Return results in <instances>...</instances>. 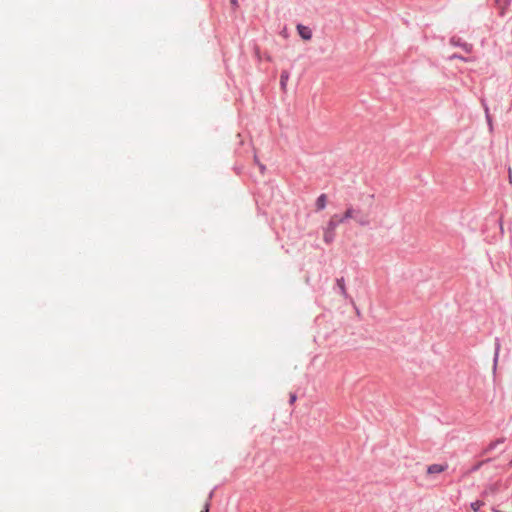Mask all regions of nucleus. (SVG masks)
<instances>
[{
  "mask_svg": "<svg viewBox=\"0 0 512 512\" xmlns=\"http://www.w3.org/2000/svg\"><path fill=\"white\" fill-rule=\"evenodd\" d=\"M341 223L337 220V215H333L329 222L327 223V226L324 230L323 239L325 243L330 244L334 241L335 238V230Z\"/></svg>",
  "mask_w": 512,
  "mask_h": 512,
  "instance_id": "obj_1",
  "label": "nucleus"
},
{
  "mask_svg": "<svg viewBox=\"0 0 512 512\" xmlns=\"http://www.w3.org/2000/svg\"><path fill=\"white\" fill-rule=\"evenodd\" d=\"M297 31L300 37L304 40H310L312 38V31L309 27L302 24L297 25Z\"/></svg>",
  "mask_w": 512,
  "mask_h": 512,
  "instance_id": "obj_2",
  "label": "nucleus"
},
{
  "mask_svg": "<svg viewBox=\"0 0 512 512\" xmlns=\"http://www.w3.org/2000/svg\"><path fill=\"white\" fill-rule=\"evenodd\" d=\"M448 468L447 464H432L427 468L428 474H439L446 471Z\"/></svg>",
  "mask_w": 512,
  "mask_h": 512,
  "instance_id": "obj_3",
  "label": "nucleus"
},
{
  "mask_svg": "<svg viewBox=\"0 0 512 512\" xmlns=\"http://www.w3.org/2000/svg\"><path fill=\"white\" fill-rule=\"evenodd\" d=\"M505 442V438H498L495 441L490 442L487 447L483 450L482 455H486L492 450H494L499 444H502Z\"/></svg>",
  "mask_w": 512,
  "mask_h": 512,
  "instance_id": "obj_4",
  "label": "nucleus"
},
{
  "mask_svg": "<svg viewBox=\"0 0 512 512\" xmlns=\"http://www.w3.org/2000/svg\"><path fill=\"white\" fill-rule=\"evenodd\" d=\"M327 205V195L321 194L315 202L316 211H322Z\"/></svg>",
  "mask_w": 512,
  "mask_h": 512,
  "instance_id": "obj_5",
  "label": "nucleus"
},
{
  "mask_svg": "<svg viewBox=\"0 0 512 512\" xmlns=\"http://www.w3.org/2000/svg\"><path fill=\"white\" fill-rule=\"evenodd\" d=\"M512 0H502L498 5L499 15L503 17L510 8Z\"/></svg>",
  "mask_w": 512,
  "mask_h": 512,
  "instance_id": "obj_6",
  "label": "nucleus"
},
{
  "mask_svg": "<svg viewBox=\"0 0 512 512\" xmlns=\"http://www.w3.org/2000/svg\"><path fill=\"white\" fill-rule=\"evenodd\" d=\"M290 73L287 70H283L280 75V87L283 92H286L287 82L289 80Z\"/></svg>",
  "mask_w": 512,
  "mask_h": 512,
  "instance_id": "obj_7",
  "label": "nucleus"
},
{
  "mask_svg": "<svg viewBox=\"0 0 512 512\" xmlns=\"http://www.w3.org/2000/svg\"><path fill=\"white\" fill-rule=\"evenodd\" d=\"M451 44L454 45V46H459L461 47L465 52L467 53H470L471 52V49H472V45L471 44H468V43H462L460 41V39H455V38H452L451 39Z\"/></svg>",
  "mask_w": 512,
  "mask_h": 512,
  "instance_id": "obj_8",
  "label": "nucleus"
},
{
  "mask_svg": "<svg viewBox=\"0 0 512 512\" xmlns=\"http://www.w3.org/2000/svg\"><path fill=\"white\" fill-rule=\"evenodd\" d=\"M354 213H355V210L352 207H348L343 216L340 217L337 215V220H338V222L343 223L346 220L352 218L354 216Z\"/></svg>",
  "mask_w": 512,
  "mask_h": 512,
  "instance_id": "obj_9",
  "label": "nucleus"
},
{
  "mask_svg": "<svg viewBox=\"0 0 512 512\" xmlns=\"http://www.w3.org/2000/svg\"><path fill=\"white\" fill-rule=\"evenodd\" d=\"M336 285L338 286L341 295L344 296L345 298H347L348 294H347V290H346V286H345L344 277L337 278Z\"/></svg>",
  "mask_w": 512,
  "mask_h": 512,
  "instance_id": "obj_10",
  "label": "nucleus"
},
{
  "mask_svg": "<svg viewBox=\"0 0 512 512\" xmlns=\"http://www.w3.org/2000/svg\"><path fill=\"white\" fill-rule=\"evenodd\" d=\"M484 505V501L476 500L470 504V507L474 512H478Z\"/></svg>",
  "mask_w": 512,
  "mask_h": 512,
  "instance_id": "obj_11",
  "label": "nucleus"
},
{
  "mask_svg": "<svg viewBox=\"0 0 512 512\" xmlns=\"http://www.w3.org/2000/svg\"><path fill=\"white\" fill-rule=\"evenodd\" d=\"M490 459H486V460H483V461H480L478 463H476L471 469H470V472H476L480 469V467L484 464V463H487L489 462Z\"/></svg>",
  "mask_w": 512,
  "mask_h": 512,
  "instance_id": "obj_12",
  "label": "nucleus"
},
{
  "mask_svg": "<svg viewBox=\"0 0 512 512\" xmlns=\"http://www.w3.org/2000/svg\"><path fill=\"white\" fill-rule=\"evenodd\" d=\"M230 3L233 6L234 10H236L239 7L238 0H230Z\"/></svg>",
  "mask_w": 512,
  "mask_h": 512,
  "instance_id": "obj_13",
  "label": "nucleus"
},
{
  "mask_svg": "<svg viewBox=\"0 0 512 512\" xmlns=\"http://www.w3.org/2000/svg\"><path fill=\"white\" fill-rule=\"evenodd\" d=\"M297 397L295 394H290V404H293L296 401Z\"/></svg>",
  "mask_w": 512,
  "mask_h": 512,
  "instance_id": "obj_14",
  "label": "nucleus"
},
{
  "mask_svg": "<svg viewBox=\"0 0 512 512\" xmlns=\"http://www.w3.org/2000/svg\"><path fill=\"white\" fill-rule=\"evenodd\" d=\"M258 166H259V168H260V170H261V173H264V171H265V166H264L263 164H261V163H258Z\"/></svg>",
  "mask_w": 512,
  "mask_h": 512,
  "instance_id": "obj_15",
  "label": "nucleus"
},
{
  "mask_svg": "<svg viewBox=\"0 0 512 512\" xmlns=\"http://www.w3.org/2000/svg\"><path fill=\"white\" fill-rule=\"evenodd\" d=\"M209 507H210V504L207 502L204 506V511L203 512H208L209 511Z\"/></svg>",
  "mask_w": 512,
  "mask_h": 512,
  "instance_id": "obj_16",
  "label": "nucleus"
},
{
  "mask_svg": "<svg viewBox=\"0 0 512 512\" xmlns=\"http://www.w3.org/2000/svg\"><path fill=\"white\" fill-rule=\"evenodd\" d=\"M359 224L364 226V225H367L368 224V221H365V220H359Z\"/></svg>",
  "mask_w": 512,
  "mask_h": 512,
  "instance_id": "obj_17",
  "label": "nucleus"
},
{
  "mask_svg": "<svg viewBox=\"0 0 512 512\" xmlns=\"http://www.w3.org/2000/svg\"><path fill=\"white\" fill-rule=\"evenodd\" d=\"M456 58H457V59H461V60H463V59H464L463 57L458 56V55H453V56H451V59H456Z\"/></svg>",
  "mask_w": 512,
  "mask_h": 512,
  "instance_id": "obj_18",
  "label": "nucleus"
},
{
  "mask_svg": "<svg viewBox=\"0 0 512 512\" xmlns=\"http://www.w3.org/2000/svg\"><path fill=\"white\" fill-rule=\"evenodd\" d=\"M255 53H256L257 57H260L259 56V48L258 47L255 48Z\"/></svg>",
  "mask_w": 512,
  "mask_h": 512,
  "instance_id": "obj_19",
  "label": "nucleus"
},
{
  "mask_svg": "<svg viewBox=\"0 0 512 512\" xmlns=\"http://www.w3.org/2000/svg\"><path fill=\"white\" fill-rule=\"evenodd\" d=\"M492 512H503V511H501V510H499L497 508H492Z\"/></svg>",
  "mask_w": 512,
  "mask_h": 512,
  "instance_id": "obj_20",
  "label": "nucleus"
},
{
  "mask_svg": "<svg viewBox=\"0 0 512 512\" xmlns=\"http://www.w3.org/2000/svg\"><path fill=\"white\" fill-rule=\"evenodd\" d=\"M254 160H255V162H256L257 164L259 163L258 158H257V156H256V155L254 156Z\"/></svg>",
  "mask_w": 512,
  "mask_h": 512,
  "instance_id": "obj_21",
  "label": "nucleus"
},
{
  "mask_svg": "<svg viewBox=\"0 0 512 512\" xmlns=\"http://www.w3.org/2000/svg\"><path fill=\"white\" fill-rule=\"evenodd\" d=\"M502 0H495L496 4H499Z\"/></svg>",
  "mask_w": 512,
  "mask_h": 512,
  "instance_id": "obj_22",
  "label": "nucleus"
},
{
  "mask_svg": "<svg viewBox=\"0 0 512 512\" xmlns=\"http://www.w3.org/2000/svg\"><path fill=\"white\" fill-rule=\"evenodd\" d=\"M266 59H267L268 61H271V57H269V56H266Z\"/></svg>",
  "mask_w": 512,
  "mask_h": 512,
  "instance_id": "obj_23",
  "label": "nucleus"
}]
</instances>
